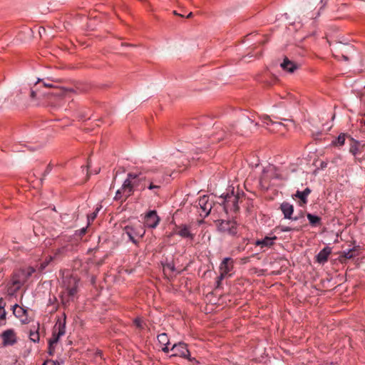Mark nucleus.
Here are the masks:
<instances>
[{
	"mask_svg": "<svg viewBox=\"0 0 365 365\" xmlns=\"http://www.w3.org/2000/svg\"><path fill=\"white\" fill-rule=\"evenodd\" d=\"M230 133L231 132L230 130H225L224 129H221L220 130H219L217 133H216V140L217 141H220L221 140H223L227 135V133Z\"/></svg>",
	"mask_w": 365,
	"mask_h": 365,
	"instance_id": "31",
	"label": "nucleus"
},
{
	"mask_svg": "<svg viewBox=\"0 0 365 365\" xmlns=\"http://www.w3.org/2000/svg\"><path fill=\"white\" fill-rule=\"evenodd\" d=\"M134 324L140 329H143L144 328V323L140 319H135L134 320Z\"/></svg>",
	"mask_w": 365,
	"mask_h": 365,
	"instance_id": "35",
	"label": "nucleus"
},
{
	"mask_svg": "<svg viewBox=\"0 0 365 365\" xmlns=\"http://www.w3.org/2000/svg\"><path fill=\"white\" fill-rule=\"evenodd\" d=\"M13 314L23 324H28L30 322V318L28 315V309L15 304L13 306Z\"/></svg>",
	"mask_w": 365,
	"mask_h": 365,
	"instance_id": "12",
	"label": "nucleus"
},
{
	"mask_svg": "<svg viewBox=\"0 0 365 365\" xmlns=\"http://www.w3.org/2000/svg\"><path fill=\"white\" fill-rule=\"evenodd\" d=\"M34 272L35 269L32 267H29L26 269H20L14 272L11 282L8 284V294L11 296L14 295Z\"/></svg>",
	"mask_w": 365,
	"mask_h": 365,
	"instance_id": "3",
	"label": "nucleus"
},
{
	"mask_svg": "<svg viewBox=\"0 0 365 365\" xmlns=\"http://www.w3.org/2000/svg\"><path fill=\"white\" fill-rule=\"evenodd\" d=\"M310 193L311 190L309 187H307L303 191L297 190L296 193L294 195V197L299 200V206L302 207L307 203V197Z\"/></svg>",
	"mask_w": 365,
	"mask_h": 365,
	"instance_id": "16",
	"label": "nucleus"
},
{
	"mask_svg": "<svg viewBox=\"0 0 365 365\" xmlns=\"http://www.w3.org/2000/svg\"><path fill=\"white\" fill-rule=\"evenodd\" d=\"M53 331L58 334V336H62L66 333V322L65 319L63 322L58 320L56 325L54 326Z\"/></svg>",
	"mask_w": 365,
	"mask_h": 365,
	"instance_id": "22",
	"label": "nucleus"
},
{
	"mask_svg": "<svg viewBox=\"0 0 365 365\" xmlns=\"http://www.w3.org/2000/svg\"><path fill=\"white\" fill-rule=\"evenodd\" d=\"M51 166H50V165H48V166L46 168V170H45L44 175H46V174L49 173H50V171H51Z\"/></svg>",
	"mask_w": 365,
	"mask_h": 365,
	"instance_id": "42",
	"label": "nucleus"
},
{
	"mask_svg": "<svg viewBox=\"0 0 365 365\" xmlns=\"http://www.w3.org/2000/svg\"><path fill=\"white\" fill-rule=\"evenodd\" d=\"M175 233L183 238L193 240L194 234L191 233L190 227L186 225H180L176 227Z\"/></svg>",
	"mask_w": 365,
	"mask_h": 365,
	"instance_id": "14",
	"label": "nucleus"
},
{
	"mask_svg": "<svg viewBox=\"0 0 365 365\" xmlns=\"http://www.w3.org/2000/svg\"><path fill=\"white\" fill-rule=\"evenodd\" d=\"M54 350H55V348H54V345L50 346V345L48 344V354L49 355L52 356L54 353Z\"/></svg>",
	"mask_w": 365,
	"mask_h": 365,
	"instance_id": "39",
	"label": "nucleus"
},
{
	"mask_svg": "<svg viewBox=\"0 0 365 365\" xmlns=\"http://www.w3.org/2000/svg\"><path fill=\"white\" fill-rule=\"evenodd\" d=\"M2 277H3L2 272H1V270H0V278H1Z\"/></svg>",
	"mask_w": 365,
	"mask_h": 365,
	"instance_id": "46",
	"label": "nucleus"
},
{
	"mask_svg": "<svg viewBox=\"0 0 365 365\" xmlns=\"http://www.w3.org/2000/svg\"><path fill=\"white\" fill-rule=\"evenodd\" d=\"M6 303L2 298H0V325H1V322L4 321L6 319V312L5 310Z\"/></svg>",
	"mask_w": 365,
	"mask_h": 365,
	"instance_id": "26",
	"label": "nucleus"
},
{
	"mask_svg": "<svg viewBox=\"0 0 365 365\" xmlns=\"http://www.w3.org/2000/svg\"><path fill=\"white\" fill-rule=\"evenodd\" d=\"M167 269H169L170 271H174L175 267L173 264H172L170 263H167L165 265H164V270L165 271Z\"/></svg>",
	"mask_w": 365,
	"mask_h": 365,
	"instance_id": "38",
	"label": "nucleus"
},
{
	"mask_svg": "<svg viewBox=\"0 0 365 365\" xmlns=\"http://www.w3.org/2000/svg\"><path fill=\"white\" fill-rule=\"evenodd\" d=\"M169 348L168 347V345H165V346H163L162 347V351L165 353H168L169 351Z\"/></svg>",
	"mask_w": 365,
	"mask_h": 365,
	"instance_id": "41",
	"label": "nucleus"
},
{
	"mask_svg": "<svg viewBox=\"0 0 365 365\" xmlns=\"http://www.w3.org/2000/svg\"><path fill=\"white\" fill-rule=\"evenodd\" d=\"M68 92V90L64 88L57 87L52 83L38 79L35 86L31 88L30 97L31 99H39L41 96L61 97Z\"/></svg>",
	"mask_w": 365,
	"mask_h": 365,
	"instance_id": "2",
	"label": "nucleus"
},
{
	"mask_svg": "<svg viewBox=\"0 0 365 365\" xmlns=\"http://www.w3.org/2000/svg\"><path fill=\"white\" fill-rule=\"evenodd\" d=\"M327 2V0H321V4H322L323 6L326 5Z\"/></svg>",
	"mask_w": 365,
	"mask_h": 365,
	"instance_id": "43",
	"label": "nucleus"
},
{
	"mask_svg": "<svg viewBox=\"0 0 365 365\" xmlns=\"http://www.w3.org/2000/svg\"><path fill=\"white\" fill-rule=\"evenodd\" d=\"M99 170H100L99 169H98V170H95V173H96V174H98V173H99Z\"/></svg>",
	"mask_w": 365,
	"mask_h": 365,
	"instance_id": "45",
	"label": "nucleus"
},
{
	"mask_svg": "<svg viewBox=\"0 0 365 365\" xmlns=\"http://www.w3.org/2000/svg\"><path fill=\"white\" fill-rule=\"evenodd\" d=\"M165 180V173L157 168H142L137 173H129L121 187L116 191L115 200L124 202L135 190L144 191L148 189L153 195L159 196Z\"/></svg>",
	"mask_w": 365,
	"mask_h": 365,
	"instance_id": "1",
	"label": "nucleus"
},
{
	"mask_svg": "<svg viewBox=\"0 0 365 365\" xmlns=\"http://www.w3.org/2000/svg\"><path fill=\"white\" fill-rule=\"evenodd\" d=\"M43 365H58V364L54 361L50 360L44 362Z\"/></svg>",
	"mask_w": 365,
	"mask_h": 365,
	"instance_id": "40",
	"label": "nucleus"
},
{
	"mask_svg": "<svg viewBox=\"0 0 365 365\" xmlns=\"http://www.w3.org/2000/svg\"><path fill=\"white\" fill-rule=\"evenodd\" d=\"M65 250H66L65 247H59V248L54 250V256L53 257V259L55 258H56L58 256L62 255L65 252Z\"/></svg>",
	"mask_w": 365,
	"mask_h": 365,
	"instance_id": "34",
	"label": "nucleus"
},
{
	"mask_svg": "<svg viewBox=\"0 0 365 365\" xmlns=\"http://www.w3.org/2000/svg\"><path fill=\"white\" fill-rule=\"evenodd\" d=\"M170 350L174 351V354L170 356V358L173 356H180L185 359H187L190 361H196L194 358L190 357V351L187 348V344L183 342L175 344Z\"/></svg>",
	"mask_w": 365,
	"mask_h": 365,
	"instance_id": "7",
	"label": "nucleus"
},
{
	"mask_svg": "<svg viewBox=\"0 0 365 365\" xmlns=\"http://www.w3.org/2000/svg\"><path fill=\"white\" fill-rule=\"evenodd\" d=\"M160 221V218L155 210H150L144 217L145 225L149 228H155Z\"/></svg>",
	"mask_w": 365,
	"mask_h": 365,
	"instance_id": "11",
	"label": "nucleus"
},
{
	"mask_svg": "<svg viewBox=\"0 0 365 365\" xmlns=\"http://www.w3.org/2000/svg\"><path fill=\"white\" fill-rule=\"evenodd\" d=\"M60 337L61 336H58V334L56 332V331H53L52 337L48 341V344H49L50 346L55 345L58 342Z\"/></svg>",
	"mask_w": 365,
	"mask_h": 365,
	"instance_id": "32",
	"label": "nucleus"
},
{
	"mask_svg": "<svg viewBox=\"0 0 365 365\" xmlns=\"http://www.w3.org/2000/svg\"><path fill=\"white\" fill-rule=\"evenodd\" d=\"M346 140V135L340 134L338 138L333 142L335 145L341 146L344 144Z\"/></svg>",
	"mask_w": 365,
	"mask_h": 365,
	"instance_id": "30",
	"label": "nucleus"
},
{
	"mask_svg": "<svg viewBox=\"0 0 365 365\" xmlns=\"http://www.w3.org/2000/svg\"><path fill=\"white\" fill-rule=\"evenodd\" d=\"M343 58L345 59V60H348V58L345 56H343Z\"/></svg>",
	"mask_w": 365,
	"mask_h": 365,
	"instance_id": "47",
	"label": "nucleus"
},
{
	"mask_svg": "<svg viewBox=\"0 0 365 365\" xmlns=\"http://www.w3.org/2000/svg\"><path fill=\"white\" fill-rule=\"evenodd\" d=\"M101 207H102L101 205L96 207V210L88 216V222L93 221L95 220V218L97 216L98 212L100 211Z\"/></svg>",
	"mask_w": 365,
	"mask_h": 365,
	"instance_id": "33",
	"label": "nucleus"
},
{
	"mask_svg": "<svg viewBox=\"0 0 365 365\" xmlns=\"http://www.w3.org/2000/svg\"><path fill=\"white\" fill-rule=\"evenodd\" d=\"M354 160L356 163H361L364 160H365V153L361 155V154L358 155L356 158H354Z\"/></svg>",
	"mask_w": 365,
	"mask_h": 365,
	"instance_id": "36",
	"label": "nucleus"
},
{
	"mask_svg": "<svg viewBox=\"0 0 365 365\" xmlns=\"http://www.w3.org/2000/svg\"><path fill=\"white\" fill-rule=\"evenodd\" d=\"M1 338L4 346H12L16 344L17 337L13 329H7L2 332Z\"/></svg>",
	"mask_w": 365,
	"mask_h": 365,
	"instance_id": "13",
	"label": "nucleus"
},
{
	"mask_svg": "<svg viewBox=\"0 0 365 365\" xmlns=\"http://www.w3.org/2000/svg\"><path fill=\"white\" fill-rule=\"evenodd\" d=\"M97 354L101 355V351H98V352H97Z\"/></svg>",
	"mask_w": 365,
	"mask_h": 365,
	"instance_id": "48",
	"label": "nucleus"
},
{
	"mask_svg": "<svg viewBox=\"0 0 365 365\" xmlns=\"http://www.w3.org/2000/svg\"><path fill=\"white\" fill-rule=\"evenodd\" d=\"M192 15H193V14H192V12H190V13L188 14V15L187 16V18H191V17L192 16Z\"/></svg>",
	"mask_w": 365,
	"mask_h": 365,
	"instance_id": "44",
	"label": "nucleus"
},
{
	"mask_svg": "<svg viewBox=\"0 0 365 365\" xmlns=\"http://www.w3.org/2000/svg\"><path fill=\"white\" fill-rule=\"evenodd\" d=\"M277 239V237H265L261 240L256 242V245L261 246V247H270L274 244V241Z\"/></svg>",
	"mask_w": 365,
	"mask_h": 365,
	"instance_id": "21",
	"label": "nucleus"
},
{
	"mask_svg": "<svg viewBox=\"0 0 365 365\" xmlns=\"http://www.w3.org/2000/svg\"><path fill=\"white\" fill-rule=\"evenodd\" d=\"M145 230L140 225L134 226H126L124 228V234L128 236L129 240L135 245L139 243V240L143 238Z\"/></svg>",
	"mask_w": 365,
	"mask_h": 365,
	"instance_id": "5",
	"label": "nucleus"
},
{
	"mask_svg": "<svg viewBox=\"0 0 365 365\" xmlns=\"http://www.w3.org/2000/svg\"><path fill=\"white\" fill-rule=\"evenodd\" d=\"M280 210L284 215L285 219H293L292 215L294 212V206L287 202H284L280 205Z\"/></svg>",
	"mask_w": 365,
	"mask_h": 365,
	"instance_id": "15",
	"label": "nucleus"
},
{
	"mask_svg": "<svg viewBox=\"0 0 365 365\" xmlns=\"http://www.w3.org/2000/svg\"><path fill=\"white\" fill-rule=\"evenodd\" d=\"M197 207L200 208L198 211L200 215L206 217L211 212L212 202L210 201L209 196L203 195L198 200Z\"/></svg>",
	"mask_w": 365,
	"mask_h": 365,
	"instance_id": "9",
	"label": "nucleus"
},
{
	"mask_svg": "<svg viewBox=\"0 0 365 365\" xmlns=\"http://www.w3.org/2000/svg\"><path fill=\"white\" fill-rule=\"evenodd\" d=\"M233 260L230 257H226L225 258L222 262H221L220 265V274L217 278V286L220 285L221 281L226 277L227 275H230V272L233 269Z\"/></svg>",
	"mask_w": 365,
	"mask_h": 365,
	"instance_id": "8",
	"label": "nucleus"
},
{
	"mask_svg": "<svg viewBox=\"0 0 365 365\" xmlns=\"http://www.w3.org/2000/svg\"><path fill=\"white\" fill-rule=\"evenodd\" d=\"M38 329H39V324H38L36 329L34 327V330L31 329L29 333L30 339L35 343L39 341Z\"/></svg>",
	"mask_w": 365,
	"mask_h": 365,
	"instance_id": "24",
	"label": "nucleus"
},
{
	"mask_svg": "<svg viewBox=\"0 0 365 365\" xmlns=\"http://www.w3.org/2000/svg\"><path fill=\"white\" fill-rule=\"evenodd\" d=\"M307 217L312 226H318L321 225V218L319 217L310 213H307Z\"/></svg>",
	"mask_w": 365,
	"mask_h": 365,
	"instance_id": "23",
	"label": "nucleus"
},
{
	"mask_svg": "<svg viewBox=\"0 0 365 365\" xmlns=\"http://www.w3.org/2000/svg\"><path fill=\"white\" fill-rule=\"evenodd\" d=\"M262 120L263 123L267 126V129L270 131H274V128L271 129L270 126H274L278 128L279 126H282L283 124L279 122L274 121L270 118V117L267 115H263L261 116Z\"/></svg>",
	"mask_w": 365,
	"mask_h": 365,
	"instance_id": "19",
	"label": "nucleus"
},
{
	"mask_svg": "<svg viewBox=\"0 0 365 365\" xmlns=\"http://www.w3.org/2000/svg\"><path fill=\"white\" fill-rule=\"evenodd\" d=\"M78 279L77 277L71 275L66 276L63 279V287L64 291L62 292V302L64 304L72 301L77 292Z\"/></svg>",
	"mask_w": 365,
	"mask_h": 365,
	"instance_id": "4",
	"label": "nucleus"
},
{
	"mask_svg": "<svg viewBox=\"0 0 365 365\" xmlns=\"http://www.w3.org/2000/svg\"><path fill=\"white\" fill-rule=\"evenodd\" d=\"M158 340L162 346L168 345L170 344L168 336L165 333L160 334L158 336Z\"/></svg>",
	"mask_w": 365,
	"mask_h": 365,
	"instance_id": "27",
	"label": "nucleus"
},
{
	"mask_svg": "<svg viewBox=\"0 0 365 365\" xmlns=\"http://www.w3.org/2000/svg\"><path fill=\"white\" fill-rule=\"evenodd\" d=\"M302 226L299 225L296 227H290V226H284V225H279L277 227V229L280 230L281 232H289V231H299L302 230Z\"/></svg>",
	"mask_w": 365,
	"mask_h": 365,
	"instance_id": "25",
	"label": "nucleus"
},
{
	"mask_svg": "<svg viewBox=\"0 0 365 365\" xmlns=\"http://www.w3.org/2000/svg\"><path fill=\"white\" fill-rule=\"evenodd\" d=\"M89 167H90V163L88 162V168H89Z\"/></svg>",
	"mask_w": 365,
	"mask_h": 365,
	"instance_id": "49",
	"label": "nucleus"
},
{
	"mask_svg": "<svg viewBox=\"0 0 365 365\" xmlns=\"http://www.w3.org/2000/svg\"><path fill=\"white\" fill-rule=\"evenodd\" d=\"M225 210H230L235 212H237L240 209L238 202L240 199L239 194L235 195L234 188H232L231 192H227L225 197Z\"/></svg>",
	"mask_w": 365,
	"mask_h": 365,
	"instance_id": "6",
	"label": "nucleus"
},
{
	"mask_svg": "<svg viewBox=\"0 0 365 365\" xmlns=\"http://www.w3.org/2000/svg\"><path fill=\"white\" fill-rule=\"evenodd\" d=\"M331 253V249L329 247H325L317 255V261L320 264H324L328 260L329 255Z\"/></svg>",
	"mask_w": 365,
	"mask_h": 365,
	"instance_id": "18",
	"label": "nucleus"
},
{
	"mask_svg": "<svg viewBox=\"0 0 365 365\" xmlns=\"http://www.w3.org/2000/svg\"><path fill=\"white\" fill-rule=\"evenodd\" d=\"M350 140L351 143L349 147V153H351L354 158H356L358 155L361 154L362 147L360 146L358 141L354 140L353 138H351Z\"/></svg>",
	"mask_w": 365,
	"mask_h": 365,
	"instance_id": "20",
	"label": "nucleus"
},
{
	"mask_svg": "<svg viewBox=\"0 0 365 365\" xmlns=\"http://www.w3.org/2000/svg\"><path fill=\"white\" fill-rule=\"evenodd\" d=\"M303 218H304V212L301 211L300 212L298 213V215L297 216L293 217L292 220L297 221V220H299Z\"/></svg>",
	"mask_w": 365,
	"mask_h": 365,
	"instance_id": "37",
	"label": "nucleus"
},
{
	"mask_svg": "<svg viewBox=\"0 0 365 365\" xmlns=\"http://www.w3.org/2000/svg\"><path fill=\"white\" fill-rule=\"evenodd\" d=\"M356 248L349 249L347 251H344L342 256L346 259H351L356 256Z\"/></svg>",
	"mask_w": 365,
	"mask_h": 365,
	"instance_id": "28",
	"label": "nucleus"
},
{
	"mask_svg": "<svg viewBox=\"0 0 365 365\" xmlns=\"http://www.w3.org/2000/svg\"><path fill=\"white\" fill-rule=\"evenodd\" d=\"M218 229L222 232L235 235L237 234V223L235 221L221 220L219 223Z\"/></svg>",
	"mask_w": 365,
	"mask_h": 365,
	"instance_id": "10",
	"label": "nucleus"
},
{
	"mask_svg": "<svg viewBox=\"0 0 365 365\" xmlns=\"http://www.w3.org/2000/svg\"><path fill=\"white\" fill-rule=\"evenodd\" d=\"M281 67L284 71L293 73L299 68V66L294 61H292L288 58L285 57L283 62L281 63Z\"/></svg>",
	"mask_w": 365,
	"mask_h": 365,
	"instance_id": "17",
	"label": "nucleus"
},
{
	"mask_svg": "<svg viewBox=\"0 0 365 365\" xmlns=\"http://www.w3.org/2000/svg\"><path fill=\"white\" fill-rule=\"evenodd\" d=\"M53 260V256H49L43 262H42L39 267H38V270L39 271H43L48 264L51 262H52Z\"/></svg>",
	"mask_w": 365,
	"mask_h": 365,
	"instance_id": "29",
	"label": "nucleus"
}]
</instances>
